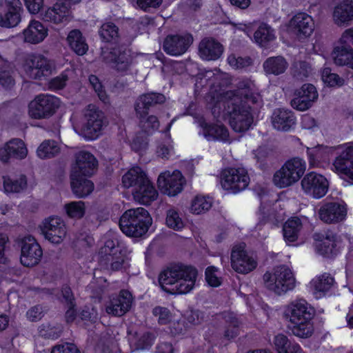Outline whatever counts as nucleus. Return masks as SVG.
I'll return each instance as SVG.
<instances>
[{"instance_id":"f257e3e1","label":"nucleus","mask_w":353,"mask_h":353,"mask_svg":"<svg viewBox=\"0 0 353 353\" xmlns=\"http://www.w3.org/2000/svg\"><path fill=\"white\" fill-rule=\"evenodd\" d=\"M307 153L310 165L312 168L319 167L327 154H336L332 170L342 179L353 180V142L332 148L318 145L307 148Z\"/></svg>"},{"instance_id":"f03ea898","label":"nucleus","mask_w":353,"mask_h":353,"mask_svg":"<svg viewBox=\"0 0 353 353\" xmlns=\"http://www.w3.org/2000/svg\"><path fill=\"white\" fill-rule=\"evenodd\" d=\"M314 315V308L303 299L293 300L283 308V316L290 323L292 332L302 339L312 335L314 326L312 320Z\"/></svg>"},{"instance_id":"7ed1b4c3","label":"nucleus","mask_w":353,"mask_h":353,"mask_svg":"<svg viewBox=\"0 0 353 353\" xmlns=\"http://www.w3.org/2000/svg\"><path fill=\"white\" fill-rule=\"evenodd\" d=\"M197 277L198 272L194 268L180 265L162 272L159 282L164 291L173 294H182L194 288Z\"/></svg>"},{"instance_id":"20e7f679","label":"nucleus","mask_w":353,"mask_h":353,"mask_svg":"<svg viewBox=\"0 0 353 353\" xmlns=\"http://www.w3.org/2000/svg\"><path fill=\"white\" fill-rule=\"evenodd\" d=\"M232 93H227L225 100L219 103L224 106V110L221 114L216 113V107H214L212 112L214 116L228 119L232 129L236 132H243L248 130L252 123L253 119L249 108L243 105V100L239 95L231 96Z\"/></svg>"},{"instance_id":"39448f33","label":"nucleus","mask_w":353,"mask_h":353,"mask_svg":"<svg viewBox=\"0 0 353 353\" xmlns=\"http://www.w3.org/2000/svg\"><path fill=\"white\" fill-rule=\"evenodd\" d=\"M70 120L74 131L87 140L97 139L101 135L104 125L103 114L94 105H88L81 119L74 114Z\"/></svg>"},{"instance_id":"423d86ee","label":"nucleus","mask_w":353,"mask_h":353,"mask_svg":"<svg viewBox=\"0 0 353 353\" xmlns=\"http://www.w3.org/2000/svg\"><path fill=\"white\" fill-rule=\"evenodd\" d=\"M152 223L149 212L142 207L126 210L121 216L119 226L128 236L139 237L145 234Z\"/></svg>"},{"instance_id":"0eeeda50","label":"nucleus","mask_w":353,"mask_h":353,"mask_svg":"<svg viewBox=\"0 0 353 353\" xmlns=\"http://www.w3.org/2000/svg\"><path fill=\"white\" fill-rule=\"evenodd\" d=\"M265 287L274 293L281 295L295 287V277L292 270L287 265H280L263 275Z\"/></svg>"},{"instance_id":"6e6552de","label":"nucleus","mask_w":353,"mask_h":353,"mask_svg":"<svg viewBox=\"0 0 353 353\" xmlns=\"http://www.w3.org/2000/svg\"><path fill=\"white\" fill-rule=\"evenodd\" d=\"M306 170L305 161L300 158L290 159L277 170L272 179L273 183L279 188L292 186L302 177Z\"/></svg>"},{"instance_id":"1a4fd4ad","label":"nucleus","mask_w":353,"mask_h":353,"mask_svg":"<svg viewBox=\"0 0 353 353\" xmlns=\"http://www.w3.org/2000/svg\"><path fill=\"white\" fill-rule=\"evenodd\" d=\"M60 99L50 94H41L30 101L28 114L34 119H43L52 116L61 106Z\"/></svg>"},{"instance_id":"9d476101","label":"nucleus","mask_w":353,"mask_h":353,"mask_svg":"<svg viewBox=\"0 0 353 353\" xmlns=\"http://www.w3.org/2000/svg\"><path fill=\"white\" fill-rule=\"evenodd\" d=\"M101 262L109 263L110 268L118 270L128 260L127 250L123 245L119 244L116 239L107 236L99 251Z\"/></svg>"},{"instance_id":"9b49d317","label":"nucleus","mask_w":353,"mask_h":353,"mask_svg":"<svg viewBox=\"0 0 353 353\" xmlns=\"http://www.w3.org/2000/svg\"><path fill=\"white\" fill-rule=\"evenodd\" d=\"M165 97L161 94L148 93L141 96L137 101L135 110L140 116V123L141 127L148 133L152 132L159 128V122L156 117L149 116L145 117L148 109L154 103H162Z\"/></svg>"},{"instance_id":"f8f14e48","label":"nucleus","mask_w":353,"mask_h":353,"mask_svg":"<svg viewBox=\"0 0 353 353\" xmlns=\"http://www.w3.org/2000/svg\"><path fill=\"white\" fill-rule=\"evenodd\" d=\"M152 316L159 325H168L173 335L181 334L186 331L183 314L179 310L156 306L152 309Z\"/></svg>"},{"instance_id":"ddd939ff","label":"nucleus","mask_w":353,"mask_h":353,"mask_svg":"<svg viewBox=\"0 0 353 353\" xmlns=\"http://www.w3.org/2000/svg\"><path fill=\"white\" fill-rule=\"evenodd\" d=\"M39 229L44 238L53 244H60L68 233L67 225L59 216H51L43 219L39 225Z\"/></svg>"},{"instance_id":"4468645a","label":"nucleus","mask_w":353,"mask_h":353,"mask_svg":"<svg viewBox=\"0 0 353 353\" xmlns=\"http://www.w3.org/2000/svg\"><path fill=\"white\" fill-rule=\"evenodd\" d=\"M20 248V262L26 267L38 264L42 257L43 251L37 240L31 235H26L17 240Z\"/></svg>"},{"instance_id":"2eb2a0df","label":"nucleus","mask_w":353,"mask_h":353,"mask_svg":"<svg viewBox=\"0 0 353 353\" xmlns=\"http://www.w3.org/2000/svg\"><path fill=\"white\" fill-rule=\"evenodd\" d=\"M185 180L178 170L161 172L158 176L157 185L160 192L169 196L179 194L185 185Z\"/></svg>"},{"instance_id":"dca6fc26","label":"nucleus","mask_w":353,"mask_h":353,"mask_svg":"<svg viewBox=\"0 0 353 353\" xmlns=\"http://www.w3.org/2000/svg\"><path fill=\"white\" fill-rule=\"evenodd\" d=\"M250 183V177L243 168H229L223 170L221 176V184L223 189L237 193L245 190Z\"/></svg>"},{"instance_id":"f3484780","label":"nucleus","mask_w":353,"mask_h":353,"mask_svg":"<svg viewBox=\"0 0 353 353\" xmlns=\"http://www.w3.org/2000/svg\"><path fill=\"white\" fill-rule=\"evenodd\" d=\"M301 188L307 195L314 199H321L326 194L329 182L323 175L311 172L303 178Z\"/></svg>"},{"instance_id":"a211bd4d","label":"nucleus","mask_w":353,"mask_h":353,"mask_svg":"<svg viewBox=\"0 0 353 353\" xmlns=\"http://www.w3.org/2000/svg\"><path fill=\"white\" fill-rule=\"evenodd\" d=\"M24 71L32 78L48 76L55 70L53 61L40 54L28 56L23 65Z\"/></svg>"},{"instance_id":"6ab92c4d","label":"nucleus","mask_w":353,"mask_h":353,"mask_svg":"<svg viewBox=\"0 0 353 353\" xmlns=\"http://www.w3.org/2000/svg\"><path fill=\"white\" fill-rule=\"evenodd\" d=\"M231 266L235 272L246 274L256 268L257 262L253 256L245 250L244 245H238L232 250Z\"/></svg>"},{"instance_id":"aec40b11","label":"nucleus","mask_w":353,"mask_h":353,"mask_svg":"<svg viewBox=\"0 0 353 353\" xmlns=\"http://www.w3.org/2000/svg\"><path fill=\"white\" fill-rule=\"evenodd\" d=\"M315 24L313 18L304 12L298 13L289 21L283 30L294 31L299 39H305L312 35Z\"/></svg>"},{"instance_id":"412c9836","label":"nucleus","mask_w":353,"mask_h":353,"mask_svg":"<svg viewBox=\"0 0 353 353\" xmlns=\"http://www.w3.org/2000/svg\"><path fill=\"white\" fill-rule=\"evenodd\" d=\"M319 94L316 88L310 83L303 84L299 89L295 90L294 97L291 101L293 108L305 111L308 110L318 99Z\"/></svg>"},{"instance_id":"4be33fe9","label":"nucleus","mask_w":353,"mask_h":353,"mask_svg":"<svg viewBox=\"0 0 353 353\" xmlns=\"http://www.w3.org/2000/svg\"><path fill=\"white\" fill-rule=\"evenodd\" d=\"M97 167L96 158L90 152L82 150L76 154L71 168L70 176H91Z\"/></svg>"},{"instance_id":"5701e85b","label":"nucleus","mask_w":353,"mask_h":353,"mask_svg":"<svg viewBox=\"0 0 353 353\" xmlns=\"http://www.w3.org/2000/svg\"><path fill=\"white\" fill-rule=\"evenodd\" d=\"M22 10L19 0H7L0 10V26L6 28L17 26L21 21Z\"/></svg>"},{"instance_id":"b1692460","label":"nucleus","mask_w":353,"mask_h":353,"mask_svg":"<svg viewBox=\"0 0 353 353\" xmlns=\"http://www.w3.org/2000/svg\"><path fill=\"white\" fill-rule=\"evenodd\" d=\"M314 246L319 254L331 256L341 249L342 243L332 234L321 233L314 235Z\"/></svg>"},{"instance_id":"393cba45","label":"nucleus","mask_w":353,"mask_h":353,"mask_svg":"<svg viewBox=\"0 0 353 353\" xmlns=\"http://www.w3.org/2000/svg\"><path fill=\"white\" fill-rule=\"evenodd\" d=\"M27 155V147L21 139H14L6 143H0V160L3 162H8L11 158L23 159Z\"/></svg>"},{"instance_id":"a878e982","label":"nucleus","mask_w":353,"mask_h":353,"mask_svg":"<svg viewBox=\"0 0 353 353\" xmlns=\"http://www.w3.org/2000/svg\"><path fill=\"white\" fill-rule=\"evenodd\" d=\"M132 303L131 293L127 290H121L118 295L111 298L105 310L109 314L121 316L130 310Z\"/></svg>"},{"instance_id":"bb28decb","label":"nucleus","mask_w":353,"mask_h":353,"mask_svg":"<svg viewBox=\"0 0 353 353\" xmlns=\"http://www.w3.org/2000/svg\"><path fill=\"white\" fill-rule=\"evenodd\" d=\"M132 195L136 202L148 205L157 199L159 193L152 181L148 177L136 189H132Z\"/></svg>"},{"instance_id":"cd10ccee","label":"nucleus","mask_w":353,"mask_h":353,"mask_svg":"<svg viewBox=\"0 0 353 353\" xmlns=\"http://www.w3.org/2000/svg\"><path fill=\"white\" fill-rule=\"evenodd\" d=\"M41 17L46 21L60 24L68 22L72 17V14L69 7L61 0H59L53 6L41 12Z\"/></svg>"},{"instance_id":"c85d7f7f","label":"nucleus","mask_w":353,"mask_h":353,"mask_svg":"<svg viewBox=\"0 0 353 353\" xmlns=\"http://www.w3.org/2000/svg\"><path fill=\"white\" fill-rule=\"evenodd\" d=\"M192 42V37L189 34L168 36L163 45L165 51L174 56L183 54Z\"/></svg>"},{"instance_id":"c756f323","label":"nucleus","mask_w":353,"mask_h":353,"mask_svg":"<svg viewBox=\"0 0 353 353\" xmlns=\"http://www.w3.org/2000/svg\"><path fill=\"white\" fill-rule=\"evenodd\" d=\"M23 41L31 44L43 42L48 35V28L41 22L32 20L22 32Z\"/></svg>"},{"instance_id":"7c9ffc66","label":"nucleus","mask_w":353,"mask_h":353,"mask_svg":"<svg viewBox=\"0 0 353 353\" xmlns=\"http://www.w3.org/2000/svg\"><path fill=\"white\" fill-rule=\"evenodd\" d=\"M320 219L326 223L342 221L346 216V207L342 203H330L319 210Z\"/></svg>"},{"instance_id":"2f4dec72","label":"nucleus","mask_w":353,"mask_h":353,"mask_svg":"<svg viewBox=\"0 0 353 353\" xmlns=\"http://www.w3.org/2000/svg\"><path fill=\"white\" fill-rule=\"evenodd\" d=\"M202 128V133L208 141H219L227 142L229 141L228 130L221 123H205L201 122L200 124Z\"/></svg>"},{"instance_id":"473e14b6","label":"nucleus","mask_w":353,"mask_h":353,"mask_svg":"<svg viewBox=\"0 0 353 353\" xmlns=\"http://www.w3.org/2000/svg\"><path fill=\"white\" fill-rule=\"evenodd\" d=\"M273 127L277 130L289 131L295 124V118L293 113L286 109H276L272 117Z\"/></svg>"},{"instance_id":"72a5a7b5","label":"nucleus","mask_w":353,"mask_h":353,"mask_svg":"<svg viewBox=\"0 0 353 353\" xmlns=\"http://www.w3.org/2000/svg\"><path fill=\"white\" fill-rule=\"evenodd\" d=\"M334 284V279L327 274L316 276L310 283L309 290L316 299L323 297Z\"/></svg>"},{"instance_id":"f704fd0d","label":"nucleus","mask_w":353,"mask_h":353,"mask_svg":"<svg viewBox=\"0 0 353 353\" xmlns=\"http://www.w3.org/2000/svg\"><path fill=\"white\" fill-rule=\"evenodd\" d=\"M148 176L146 172L139 166L128 170L121 177V185L124 188L136 189Z\"/></svg>"},{"instance_id":"c9c22d12","label":"nucleus","mask_w":353,"mask_h":353,"mask_svg":"<svg viewBox=\"0 0 353 353\" xmlns=\"http://www.w3.org/2000/svg\"><path fill=\"white\" fill-rule=\"evenodd\" d=\"M222 52V46L212 39H205L200 43L199 55L203 60H216Z\"/></svg>"},{"instance_id":"e433bc0d","label":"nucleus","mask_w":353,"mask_h":353,"mask_svg":"<svg viewBox=\"0 0 353 353\" xmlns=\"http://www.w3.org/2000/svg\"><path fill=\"white\" fill-rule=\"evenodd\" d=\"M333 20L338 26H343L353 19V0H344L333 12Z\"/></svg>"},{"instance_id":"4c0bfd02","label":"nucleus","mask_w":353,"mask_h":353,"mask_svg":"<svg viewBox=\"0 0 353 353\" xmlns=\"http://www.w3.org/2000/svg\"><path fill=\"white\" fill-rule=\"evenodd\" d=\"M2 191L6 194L19 193L27 186V181L23 176L5 174L2 176Z\"/></svg>"},{"instance_id":"58836bf2","label":"nucleus","mask_w":353,"mask_h":353,"mask_svg":"<svg viewBox=\"0 0 353 353\" xmlns=\"http://www.w3.org/2000/svg\"><path fill=\"white\" fill-rule=\"evenodd\" d=\"M272 344L277 353H302L300 345L292 342L284 334H275L272 340Z\"/></svg>"},{"instance_id":"ea45409f","label":"nucleus","mask_w":353,"mask_h":353,"mask_svg":"<svg viewBox=\"0 0 353 353\" xmlns=\"http://www.w3.org/2000/svg\"><path fill=\"white\" fill-rule=\"evenodd\" d=\"M83 176H70L71 190L77 198H85L94 190L93 183Z\"/></svg>"},{"instance_id":"a19ab883","label":"nucleus","mask_w":353,"mask_h":353,"mask_svg":"<svg viewBox=\"0 0 353 353\" xmlns=\"http://www.w3.org/2000/svg\"><path fill=\"white\" fill-rule=\"evenodd\" d=\"M63 211L68 218L78 221L85 216L87 205L83 201H70L63 204Z\"/></svg>"},{"instance_id":"79ce46f5","label":"nucleus","mask_w":353,"mask_h":353,"mask_svg":"<svg viewBox=\"0 0 353 353\" xmlns=\"http://www.w3.org/2000/svg\"><path fill=\"white\" fill-rule=\"evenodd\" d=\"M334 62L338 65H347L353 69V48L335 46L332 53Z\"/></svg>"},{"instance_id":"37998d69","label":"nucleus","mask_w":353,"mask_h":353,"mask_svg":"<svg viewBox=\"0 0 353 353\" xmlns=\"http://www.w3.org/2000/svg\"><path fill=\"white\" fill-rule=\"evenodd\" d=\"M302 227L300 219L294 217L288 219L283 226V237L288 244L295 242Z\"/></svg>"},{"instance_id":"c03bdc74","label":"nucleus","mask_w":353,"mask_h":353,"mask_svg":"<svg viewBox=\"0 0 353 353\" xmlns=\"http://www.w3.org/2000/svg\"><path fill=\"white\" fill-rule=\"evenodd\" d=\"M275 39L274 30L266 23H261L254 34V41L263 48H266Z\"/></svg>"},{"instance_id":"a18cd8bd","label":"nucleus","mask_w":353,"mask_h":353,"mask_svg":"<svg viewBox=\"0 0 353 353\" xmlns=\"http://www.w3.org/2000/svg\"><path fill=\"white\" fill-rule=\"evenodd\" d=\"M288 67V63L283 57H272L268 58L263 63L266 73L279 75L283 73Z\"/></svg>"},{"instance_id":"49530a36","label":"nucleus","mask_w":353,"mask_h":353,"mask_svg":"<svg viewBox=\"0 0 353 353\" xmlns=\"http://www.w3.org/2000/svg\"><path fill=\"white\" fill-rule=\"evenodd\" d=\"M59 145L54 141L47 140L43 141L37 148L36 153L41 159H50L60 152Z\"/></svg>"},{"instance_id":"de8ad7c7","label":"nucleus","mask_w":353,"mask_h":353,"mask_svg":"<svg viewBox=\"0 0 353 353\" xmlns=\"http://www.w3.org/2000/svg\"><path fill=\"white\" fill-rule=\"evenodd\" d=\"M68 42L70 48L79 55L84 54L88 46L85 43L81 32L77 30H72L68 36Z\"/></svg>"},{"instance_id":"09e8293b","label":"nucleus","mask_w":353,"mask_h":353,"mask_svg":"<svg viewBox=\"0 0 353 353\" xmlns=\"http://www.w3.org/2000/svg\"><path fill=\"white\" fill-rule=\"evenodd\" d=\"M212 199L211 197L197 195L192 200L189 210L192 214H201L209 210L212 207Z\"/></svg>"},{"instance_id":"8fccbe9b","label":"nucleus","mask_w":353,"mask_h":353,"mask_svg":"<svg viewBox=\"0 0 353 353\" xmlns=\"http://www.w3.org/2000/svg\"><path fill=\"white\" fill-rule=\"evenodd\" d=\"M166 225L174 230H181L184 227V222L179 213L174 209H170L166 212Z\"/></svg>"},{"instance_id":"3c124183","label":"nucleus","mask_w":353,"mask_h":353,"mask_svg":"<svg viewBox=\"0 0 353 353\" xmlns=\"http://www.w3.org/2000/svg\"><path fill=\"white\" fill-rule=\"evenodd\" d=\"M321 79L324 85L327 87H338L343 84V80L338 74L332 73L327 68L322 70Z\"/></svg>"},{"instance_id":"603ef678","label":"nucleus","mask_w":353,"mask_h":353,"mask_svg":"<svg viewBox=\"0 0 353 353\" xmlns=\"http://www.w3.org/2000/svg\"><path fill=\"white\" fill-rule=\"evenodd\" d=\"M205 281L212 287H219L222 283L221 271L214 266H210L205 270Z\"/></svg>"},{"instance_id":"864d4df0","label":"nucleus","mask_w":353,"mask_h":353,"mask_svg":"<svg viewBox=\"0 0 353 353\" xmlns=\"http://www.w3.org/2000/svg\"><path fill=\"white\" fill-rule=\"evenodd\" d=\"M99 34L103 40L110 42L117 38L118 30L113 23H105L102 25Z\"/></svg>"},{"instance_id":"5fc2aeb1","label":"nucleus","mask_w":353,"mask_h":353,"mask_svg":"<svg viewBox=\"0 0 353 353\" xmlns=\"http://www.w3.org/2000/svg\"><path fill=\"white\" fill-rule=\"evenodd\" d=\"M111 61H112V67L119 72H125L131 65L125 53L120 54L118 57L112 55Z\"/></svg>"},{"instance_id":"6e6d98bb","label":"nucleus","mask_w":353,"mask_h":353,"mask_svg":"<svg viewBox=\"0 0 353 353\" xmlns=\"http://www.w3.org/2000/svg\"><path fill=\"white\" fill-rule=\"evenodd\" d=\"M225 318L229 325L225 331V336L228 339H233L239 334V321L235 316Z\"/></svg>"},{"instance_id":"4d7b16f0","label":"nucleus","mask_w":353,"mask_h":353,"mask_svg":"<svg viewBox=\"0 0 353 353\" xmlns=\"http://www.w3.org/2000/svg\"><path fill=\"white\" fill-rule=\"evenodd\" d=\"M228 64L234 69H241L251 63L248 58H243L236 54H230L228 58Z\"/></svg>"},{"instance_id":"13d9d810","label":"nucleus","mask_w":353,"mask_h":353,"mask_svg":"<svg viewBox=\"0 0 353 353\" xmlns=\"http://www.w3.org/2000/svg\"><path fill=\"white\" fill-rule=\"evenodd\" d=\"M26 8L32 14H37L42 11L44 6V0H23Z\"/></svg>"},{"instance_id":"bf43d9fd","label":"nucleus","mask_w":353,"mask_h":353,"mask_svg":"<svg viewBox=\"0 0 353 353\" xmlns=\"http://www.w3.org/2000/svg\"><path fill=\"white\" fill-rule=\"evenodd\" d=\"M89 81L95 92L97 93L100 99L103 102H106L108 99L107 95L105 92L103 90L102 85L99 82V79L94 75H91L89 77Z\"/></svg>"},{"instance_id":"052dcab7","label":"nucleus","mask_w":353,"mask_h":353,"mask_svg":"<svg viewBox=\"0 0 353 353\" xmlns=\"http://www.w3.org/2000/svg\"><path fill=\"white\" fill-rule=\"evenodd\" d=\"M62 294L63 298L65 299V301L70 305L69 310L66 312V318L68 321H72L73 320V316L74 314V310H73V304H72V295L71 293V290L69 288L65 287L62 290Z\"/></svg>"},{"instance_id":"680f3d73","label":"nucleus","mask_w":353,"mask_h":353,"mask_svg":"<svg viewBox=\"0 0 353 353\" xmlns=\"http://www.w3.org/2000/svg\"><path fill=\"white\" fill-rule=\"evenodd\" d=\"M132 149L140 154L145 151L148 148V141L142 136H136L131 143Z\"/></svg>"},{"instance_id":"e2e57ef3","label":"nucleus","mask_w":353,"mask_h":353,"mask_svg":"<svg viewBox=\"0 0 353 353\" xmlns=\"http://www.w3.org/2000/svg\"><path fill=\"white\" fill-rule=\"evenodd\" d=\"M353 43V28L345 30L335 46L352 47Z\"/></svg>"},{"instance_id":"0e129e2a","label":"nucleus","mask_w":353,"mask_h":353,"mask_svg":"<svg viewBox=\"0 0 353 353\" xmlns=\"http://www.w3.org/2000/svg\"><path fill=\"white\" fill-rule=\"evenodd\" d=\"M172 145L169 140L165 143H160L157 148V156L161 158H168L172 152Z\"/></svg>"},{"instance_id":"69168bd1","label":"nucleus","mask_w":353,"mask_h":353,"mask_svg":"<svg viewBox=\"0 0 353 353\" xmlns=\"http://www.w3.org/2000/svg\"><path fill=\"white\" fill-rule=\"evenodd\" d=\"M52 353H81L77 347L72 343H65L54 347Z\"/></svg>"},{"instance_id":"338daca9","label":"nucleus","mask_w":353,"mask_h":353,"mask_svg":"<svg viewBox=\"0 0 353 353\" xmlns=\"http://www.w3.org/2000/svg\"><path fill=\"white\" fill-rule=\"evenodd\" d=\"M68 80L66 72L62 73L60 76L52 79L50 82V86L53 90H59L63 88Z\"/></svg>"},{"instance_id":"774afa93","label":"nucleus","mask_w":353,"mask_h":353,"mask_svg":"<svg viewBox=\"0 0 353 353\" xmlns=\"http://www.w3.org/2000/svg\"><path fill=\"white\" fill-rule=\"evenodd\" d=\"M8 242L7 234L0 229V262L3 263L6 260V246Z\"/></svg>"}]
</instances>
